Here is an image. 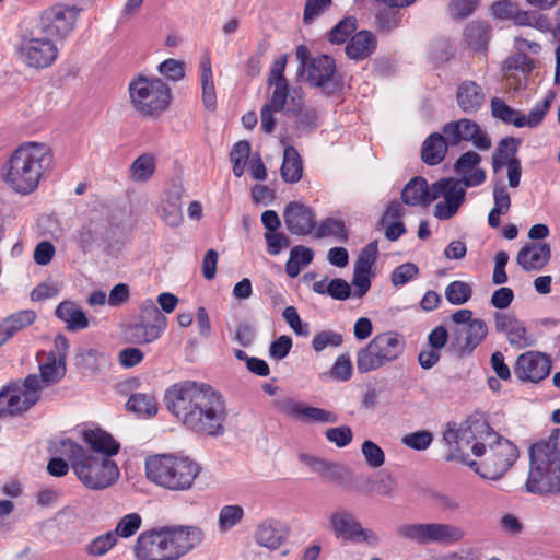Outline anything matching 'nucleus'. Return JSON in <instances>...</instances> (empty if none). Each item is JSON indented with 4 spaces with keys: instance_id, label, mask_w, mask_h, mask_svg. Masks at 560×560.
Returning <instances> with one entry per match:
<instances>
[{
    "instance_id": "1",
    "label": "nucleus",
    "mask_w": 560,
    "mask_h": 560,
    "mask_svg": "<svg viewBox=\"0 0 560 560\" xmlns=\"http://www.w3.org/2000/svg\"><path fill=\"white\" fill-rule=\"evenodd\" d=\"M443 438L451 447L448 459H459L485 479H500L518 458L516 445L480 417H470L458 428L448 427Z\"/></svg>"
},
{
    "instance_id": "2",
    "label": "nucleus",
    "mask_w": 560,
    "mask_h": 560,
    "mask_svg": "<svg viewBox=\"0 0 560 560\" xmlns=\"http://www.w3.org/2000/svg\"><path fill=\"white\" fill-rule=\"evenodd\" d=\"M164 399L167 410L188 430L208 436L224 434L225 401L210 385L179 382L166 389Z\"/></svg>"
},
{
    "instance_id": "3",
    "label": "nucleus",
    "mask_w": 560,
    "mask_h": 560,
    "mask_svg": "<svg viewBox=\"0 0 560 560\" xmlns=\"http://www.w3.org/2000/svg\"><path fill=\"white\" fill-rule=\"evenodd\" d=\"M50 149L39 142H25L19 145L1 167L3 182L15 192L30 195L50 166Z\"/></svg>"
},
{
    "instance_id": "4",
    "label": "nucleus",
    "mask_w": 560,
    "mask_h": 560,
    "mask_svg": "<svg viewBox=\"0 0 560 560\" xmlns=\"http://www.w3.org/2000/svg\"><path fill=\"white\" fill-rule=\"evenodd\" d=\"M63 452L80 481L89 489L102 490L114 485L119 478L116 463L108 456H95L71 440L62 441Z\"/></svg>"
},
{
    "instance_id": "5",
    "label": "nucleus",
    "mask_w": 560,
    "mask_h": 560,
    "mask_svg": "<svg viewBox=\"0 0 560 560\" xmlns=\"http://www.w3.org/2000/svg\"><path fill=\"white\" fill-rule=\"evenodd\" d=\"M525 487L527 492L535 494L560 492V452L556 441H539L532 445Z\"/></svg>"
},
{
    "instance_id": "6",
    "label": "nucleus",
    "mask_w": 560,
    "mask_h": 560,
    "mask_svg": "<svg viewBox=\"0 0 560 560\" xmlns=\"http://www.w3.org/2000/svg\"><path fill=\"white\" fill-rule=\"evenodd\" d=\"M200 470L198 463L186 456L159 454L145 460L148 479L171 491L189 490Z\"/></svg>"
},
{
    "instance_id": "7",
    "label": "nucleus",
    "mask_w": 560,
    "mask_h": 560,
    "mask_svg": "<svg viewBox=\"0 0 560 560\" xmlns=\"http://www.w3.org/2000/svg\"><path fill=\"white\" fill-rule=\"evenodd\" d=\"M129 96L133 108L142 116L161 115L170 105L171 88L160 78L138 75L129 83Z\"/></svg>"
},
{
    "instance_id": "8",
    "label": "nucleus",
    "mask_w": 560,
    "mask_h": 560,
    "mask_svg": "<svg viewBox=\"0 0 560 560\" xmlns=\"http://www.w3.org/2000/svg\"><path fill=\"white\" fill-rule=\"evenodd\" d=\"M42 393L36 373L8 383L0 390V417H15L27 412L40 400Z\"/></svg>"
},
{
    "instance_id": "9",
    "label": "nucleus",
    "mask_w": 560,
    "mask_h": 560,
    "mask_svg": "<svg viewBox=\"0 0 560 560\" xmlns=\"http://www.w3.org/2000/svg\"><path fill=\"white\" fill-rule=\"evenodd\" d=\"M405 350V341L397 332H382L362 348L357 355V368L360 373L377 370L386 363L395 361Z\"/></svg>"
},
{
    "instance_id": "10",
    "label": "nucleus",
    "mask_w": 560,
    "mask_h": 560,
    "mask_svg": "<svg viewBox=\"0 0 560 560\" xmlns=\"http://www.w3.org/2000/svg\"><path fill=\"white\" fill-rule=\"evenodd\" d=\"M18 60L25 67L42 70L51 67L59 56L56 42L33 27L21 37L15 48Z\"/></svg>"
},
{
    "instance_id": "11",
    "label": "nucleus",
    "mask_w": 560,
    "mask_h": 560,
    "mask_svg": "<svg viewBox=\"0 0 560 560\" xmlns=\"http://www.w3.org/2000/svg\"><path fill=\"white\" fill-rule=\"evenodd\" d=\"M397 534L418 545L444 546L454 545L465 536L460 527L448 523H407L397 528Z\"/></svg>"
},
{
    "instance_id": "12",
    "label": "nucleus",
    "mask_w": 560,
    "mask_h": 560,
    "mask_svg": "<svg viewBox=\"0 0 560 560\" xmlns=\"http://www.w3.org/2000/svg\"><path fill=\"white\" fill-rule=\"evenodd\" d=\"M295 56L301 63V68L305 71L310 84L323 88L328 94L339 86L341 79L337 73L332 57L318 55L308 60V49L304 45L296 47Z\"/></svg>"
},
{
    "instance_id": "13",
    "label": "nucleus",
    "mask_w": 560,
    "mask_h": 560,
    "mask_svg": "<svg viewBox=\"0 0 560 560\" xmlns=\"http://www.w3.org/2000/svg\"><path fill=\"white\" fill-rule=\"evenodd\" d=\"M80 11L77 5L56 3L39 14L33 27L55 42L63 40L74 30Z\"/></svg>"
},
{
    "instance_id": "14",
    "label": "nucleus",
    "mask_w": 560,
    "mask_h": 560,
    "mask_svg": "<svg viewBox=\"0 0 560 560\" xmlns=\"http://www.w3.org/2000/svg\"><path fill=\"white\" fill-rule=\"evenodd\" d=\"M555 97L556 94L549 91L542 101L530 109L528 115H524L522 112L512 108L503 100L493 97L490 102L491 114L495 119L504 124L513 125L516 128H536L541 124L549 112Z\"/></svg>"
},
{
    "instance_id": "15",
    "label": "nucleus",
    "mask_w": 560,
    "mask_h": 560,
    "mask_svg": "<svg viewBox=\"0 0 560 560\" xmlns=\"http://www.w3.org/2000/svg\"><path fill=\"white\" fill-rule=\"evenodd\" d=\"M167 319L153 301H144L137 322L126 330L127 338L136 345L151 343L158 340L166 328Z\"/></svg>"
},
{
    "instance_id": "16",
    "label": "nucleus",
    "mask_w": 560,
    "mask_h": 560,
    "mask_svg": "<svg viewBox=\"0 0 560 560\" xmlns=\"http://www.w3.org/2000/svg\"><path fill=\"white\" fill-rule=\"evenodd\" d=\"M329 526L337 538L352 542H365L369 546H377L380 536L369 528H364L354 514L343 508H339L329 516Z\"/></svg>"
},
{
    "instance_id": "17",
    "label": "nucleus",
    "mask_w": 560,
    "mask_h": 560,
    "mask_svg": "<svg viewBox=\"0 0 560 560\" xmlns=\"http://www.w3.org/2000/svg\"><path fill=\"white\" fill-rule=\"evenodd\" d=\"M442 131L446 135L451 147L457 145L460 142H470L475 148L487 151L492 145L487 132L475 120L468 118L450 121L443 126Z\"/></svg>"
},
{
    "instance_id": "18",
    "label": "nucleus",
    "mask_w": 560,
    "mask_h": 560,
    "mask_svg": "<svg viewBox=\"0 0 560 560\" xmlns=\"http://www.w3.org/2000/svg\"><path fill=\"white\" fill-rule=\"evenodd\" d=\"M284 416L304 423H337L338 416L328 409L308 406L303 401L287 397L275 402Z\"/></svg>"
},
{
    "instance_id": "19",
    "label": "nucleus",
    "mask_w": 560,
    "mask_h": 560,
    "mask_svg": "<svg viewBox=\"0 0 560 560\" xmlns=\"http://www.w3.org/2000/svg\"><path fill=\"white\" fill-rule=\"evenodd\" d=\"M138 560H173L164 527L142 532L135 545Z\"/></svg>"
},
{
    "instance_id": "20",
    "label": "nucleus",
    "mask_w": 560,
    "mask_h": 560,
    "mask_svg": "<svg viewBox=\"0 0 560 560\" xmlns=\"http://www.w3.org/2000/svg\"><path fill=\"white\" fill-rule=\"evenodd\" d=\"M173 560L187 555L201 544L203 530L195 525H174L164 527Z\"/></svg>"
},
{
    "instance_id": "21",
    "label": "nucleus",
    "mask_w": 560,
    "mask_h": 560,
    "mask_svg": "<svg viewBox=\"0 0 560 560\" xmlns=\"http://www.w3.org/2000/svg\"><path fill=\"white\" fill-rule=\"evenodd\" d=\"M550 369L551 361L548 355L528 351L517 358L514 373L523 382L538 383L549 375Z\"/></svg>"
},
{
    "instance_id": "22",
    "label": "nucleus",
    "mask_w": 560,
    "mask_h": 560,
    "mask_svg": "<svg viewBox=\"0 0 560 560\" xmlns=\"http://www.w3.org/2000/svg\"><path fill=\"white\" fill-rule=\"evenodd\" d=\"M436 183H443L441 189L442 201L434 206L433 214L439 220L452 219L465 201L466 190L455 178H441Z\"/></svg>"
},
{
    "instance_id": "23",
    "label": "nucleus",
    "mask_w": 560,
    "mask_h": 560,
    "mask_svg": "<svg viewBox=\"0 0 560 560\" xmlns=\"http://www.w3.org/2000/svg\"><path fill=\"white\" fill-rule=\"evenodd\" d=\"M453 335L452 347L459 355H467L485 340L488 326L485 320L476 318L468 325L456 328Z\"/></svg>"
},
{
    "instance_id": "24",
    "label": "nucleus",
    "mask_w": 560,
    "mask_h": 560,
    "mask_svg": "<svg viewBox=\"0 0 560 560\" xmlns=\"http://www.w3.org/2000/svg\"><path fill=\"white\" fill-rule=\"evenodd\" d=\"M287 230L294 235H308L316 226L314 210L302 202L291 201L283 210Z\"/></svg>"
},
{
    "instance_id": "25",
    "label": "nucleus",
    "mask_w": 560,
    "mask_h": 560,
    "mask_svg": "<svg viewBox=\"0 0 560 560\" xmlns=\"http://www.w3.org/2000/svg\"><path fill=\"white\" fill-rule=\"evenodd\" d=\"M443 186V183L436 182L429 186L423 177H413L405 185L401 191V200L405 205L411 207L427 206L441 198Z\"/></svg>"
},
{
    "instance_id": "26",
    "label": "nucleus",
    "mask_w": 560,
    "mask_h": 560,
    "mask_svg": "<svg viewBox=\"0 0 560 560\" xmlns=\"http://www.w3.org/2000/svg\"><path fill=\"white\" fill-rule=\"evenodd\" d=\"M481 156L475 151L463 153L454 164L455 173L460 177L459 185L477 187L486 180V172L479 167Z\"/></svg>"
},
{
    "instance_id": "27",
    "label": "nucleus",
    "mask_w": 560,
    "mask_h": 560,
    "mask_svg": "<svg viewBox=\"0 0 560 560\" xmlns=\"http://www.w3.org/2000/svg\"><path fill=\"white\" fill-rule=\"evenodd\" d=\"M158 214L171 228L179 226L184 221L182 209V188L174 186L166 189L161 197Z\"/></svg>"
},
{
    "instance_id": "28",
    "label": "nucleus",
    "mask_w": 560,
    "mask_h": 560,
    "mask_svg": "<svg viewBox=\"0 0 560 560\" xmlns=\"http://www.w3.org/2000/svg\"><path fill=\"white\" fill-rule=\"evenodd\" d=\"M289 535L288 527L276 520H265L257 525L255 541L267 549H278Z\"/></svg>"
},
{
    "instance_id": "29",
    "label": "nucleus",
    "mask_w": 560,
    "mask_h": 560,
    "mask_svg": "<svg viewBox=\"0 0 560 560\" xmlns=\"http://www.w3.org/2000/svg\"><path fill=\"white\" fill-rule=\"evenodd\" d=\"M84 443L89 446V454L95 456L116 455L120 450V444L108 432L96 428L88 429L82 432Z\"/></svg>"
},
{
    "instance_id": "30",
    "label": "nucleus",
    "mask_w": 560,
    "mask_h": 560,
    "mask_svg": "<svg viewBox=\"0 0 560 560\" xmlns=\"http://www.w3.org/2000/svg\"><path fill=\"white\" fill-rule=\"evenodd\" d=\"M550 257L551 249L547 243H528L518 252L516 261L526 271L540 270Z\"/></svg>"
},
{
    "instance_id": "31",
    "label": "nucleus",
    "mask_w": 560,
    "mask_h": 560,
    "mask_svg": "<svg viewBox=\"0 0 560 560\" xmlns=\"http://www.w3.org/2000/svg\"><path fill=\"white\" fill-rule=\"evenodd\" d=\"M37 354L39 362V374H36L37 383L44 390L45 388L59 383L67 372L66 363L54 357L52 353Z\"/></svg>"
},
{
    "instance_id": "32",
    "label": "nucleus",
    "mask_w": 560,
    "mask_h": 560,
    "mask_svg": "<svg viewBox=\"0 0 560 560\" xmlns=\"http://www.w3.org/2000/svg\"><path fill=\"white\" fill-rule=\"evenodd\" d=\"M486 100L482 88L475 81L466 80L462 82L456 92V102L458 107L467 114L478 112Z\"/></svg>"
},
{
    "instance_id": "33",
    "label": "nucleus",
    "mask_w": 560,
    "mask_h": 560,
    "mask_svg": "<svg viewBox=\"0 0 560 560\" xmlns=\"http://www.w3.org/2000/svg\"><path fill=\"white\" fill-rule=\"evenodd\" d=\"M58 319L66 324L69 331H78L89 327V318L75 302L66 300L59 303L55 310Z\"/></svg>"
},
{
    "instance_id": "34",
    "label": "nucleus",
    "mask_w": 560,
    "mask_h": 560,
    "mask_svg": "<svg viewBox=\"0 0 560 560\" xmlns=\"http://www.w3.org/2000/svg\"><path fill=\"white\" fill-rule=\"evenodd\" d=\"M271 86H273V91L267 103L269 106L283 110L290 98L288 110L298 112L301 109L302 95L296 90L290 91L288 81L272 82Z\"/></svg>"
},
{
    "instance_id": "35",
    "label": "nucleus",
    "mask_w": 560,
    "mask_h": 560,
    "mask_svg": "<svg viewBox=\"0 0 560 560\" xmlns=\"http://www.w3.org/2000/svg\"><path fill=\"white\" fill-rule=\"evenodd\" d=\"M376 49V38L369 31L355 33L346 46L347 56L355 61L369 58Z\"/></svg>"
},
{
    "instance_id": "36",
    "label": "nucleus",
    "mask_w": 560,
    "mask_h": 560,
    "mask_svg": "<svg viewBox=\"0 0 560 560\" xmlns=\"http://www.w3.org/2000/svg\"><path fill=\"white\" fill-rule=\"evenodd\" d=\"M448 141L446 135L434 132L430 135L422 144V160L429 165H436L442 162L447 153Z\"/></svg>"
},
{
    "instance_id": "37",
    "label": "nucleus",
    "mask_w": 560,
    "mask_h": 560,
    "mask_svg": "<svg viewBox=\"0 0 560 560\" xmlns=\"http://www.w3.org/2000/svg\"><path fill=\"white\" fill-rule=\"evenodd\" d=\"M200 81L202 88V103L207 109L214 110L217 107V94L211 59L208 55L202 56L200 60Z\"/></svg>"
},
{
    "instance_id": "38",
    "label": "nucleus",
    "mask_w": 560,
    "mask_h": 560,
    "mask_svg": "<svg viewBox=\"0 0 560 560\" xmlns=\"http://www.w3.org/2000/svg\"><path fill=\"white\" fill-rule=\"evenodd\" d=\"M521 141L506 137L499 142L498 148L492 154V168L498 174L503 167L510 165L511 161H518L515 156Z\"/></svg>"
},
{
    "instance_id": "39",
    "label": "nucleus",
    "mask_w": 560,
    "mask_h": 560,
    "mask_svg": "<svg viewBox=\"0 0 560 560\" xmlns=\"http://www.w3.org/2000/svg\"><path fill=\"white\" fill-rule=\"evenodd\" d=\"M302 159L295 148L289 145L284 149L281 165V177L287 183H296L302 178Z\"/></svg>"
},
{
    "instance_id": "40",
    "label": "nucleus",
    "mask_w": 560,
    "mask_h": 560,
    "mask_svg": "<svg viewBox=\"0 0 560 560\" xmlns=\"http://www.w3.org/2000/svg\"><path fill=\"white\" fill-rule=\"evenodd\" d=\"M156 159L151 153L139 155L130 165V178L136 183L148 182L155 173Z\"/></svg>"
},
{
    "instance_id": "41",
    "label": "nucleus",
    "mask_w": 560,
    "mask_h": 560,
    "mask_svg": "<svg viewBox=\"0 0 560 560\" xmlns=\"http://www.w3.org/2000/svg\"><path fill=\"white\" fill-rule=\"evenodd\" d=\"M467 44L475 50L486 49L490 39V28L485 22L474 21L465 30Z\"/></svg>"
},
{
    "instance_id": "42",
    "label": "nucleus",
    "mask_w": 560,
    "mask_h": 560,
    "mask_svg": "<svg viewBox=\"0 0 560 560\" xmlns=\"http://www.w3.org/2000/svg\"><path fill=\"white\" fill-rule=\"evenodd\" d=\"M127 408L143 417H153L158 412V401L154 395L136 393L127 401Z\"/></svg>"
},
{
    "instance_id": "43",
    "label": "nucleus",
    "mask_w": 560,
    "mask_h": 560,
    "mask_svg": "<svg viewBox=\"0 0 560 560\" xmlns=\"http://www.w3.org/2000/svg\"><path fill=\"white\" fill-rule=\"evenodd\" d=\"M315 237H334L339 242H345L348 238L346 224L342 220L327 218L315 230Z\"/></svg>"
},
{
    "instance_id": "44",
    "label": "nucleus",
    "mask_w": 560,
    "mask_h": 560,
    "mask_svg": "<svg viewBox=\"0 0 560 560\" xmlns=\"http://www.w3.org/2000/svg\"><path fill=\"white\" fill-rule=\"evenodd\" d=\"M35 319V312L25 310L9 316L0 325L4 329V334H7V336L13 337L21 329L32 325Z\"/></svg>"
},
{
    "instance_id": "45",
    "label": "nucleus",
    "mask_w": 560,
    "mask_h": 560,
    "mask_svg": "<svg viewBox=\"0 0 560 560\" xmlns=\"http://www.w3.org/2000/svg\"><path fill=\"white\" fill-rule=\"evenodd\" d=\"M244 517V509L237 504L224 505L218 516L220 532L226 533L238 525Z\"/></svg>"
},
{
    "instance_id": "46",
    "label": "nucleus",
    "mask_w": 560,
    "mask_h": 560,
    "mask_svg": "<svg viewBox=\"0 0 560 560\" xmlns=\"http://www.w3.org/2000/svg\"><path fill=\"white\" fill-rule=\"evenodd\" d=\"M471 295L472 288L465 281L455 280L445 288V298L452 305H463L470 300Z\"/></svg>"
},
{
    "instance_id": "47",
    "label": "nucleus",
    "mask_w": 560,
    "mask_h": 560,
    "mask_svg": "<svg viewBox=\"0 0 560 560\" xmlns=\"http://www.w3.org/2000/svg\"><path fill=\"white\" fill-rule=\"evenodd\" d=\"M357 28V19L353 16H347L329 31L328 39L331 44H343Z\"/></svg>"
},
{
    "instance_id": "48",
    "label": "nucleus",
    "mask_w": 560,
    "mask_h": 560,
    "mask_svg": "<svg viewBox=\"0 0 560 560\" xmlns=\"http://www.w3.org/2000/svg\"><path fill=\"white\" fill-rule=\"evenodd\" d=\"M117 544V538L112 530L98 535L86 546V552L92 557H102L110 551Z\"/></svg>"
},
{
    "instance_id": "49",
    "label": "nucleus",
    "mask_w": 560,
    "mask_h": 560,
    "mask_svg": "<svg viewBox=\"0 0 560 560\" xmlns=\"http://www.w3.org/2000/svg\"><path fill=\"white\" fill-rule=\"evenodd\" d=\"M141 524V516L138 513H130L122 516L112 532L117 539L118 537L129 538L140 529Z\"/></svg>"
},
{
    "instance_id": "50",
    "label": "nucleus",
    "mask_w": 560,
    "mask_h": 560,
    "mask_svg": "<svg viewBox=\"0 0 560 560\" xmlns=\"http://www.w3.org/2000/svg\"><path fill=\"white\" fill-rule=\"evenodd\" d=\"M342 336L339 332L323 330L314 336L312 347L316 352H322L328 347H339L342 343Z\"/></svg>"
},
{
    "instance_id": "51",
    "label": "nucleus",
    "mask_w": 560,
    "mask_h": 560,
    "mask_svg": "<svg viewBox=\"0 0 560 560\" xmlns=\"http://www.w3.org/2000/svg\"><path fill=\"white\" fill-rule=\"evenodd\" d=\"M361 451L369 467L378 468L384 464V451L373 441H364L361 446Z\"/></svg>"
},
{
    "instance_id": "52",
    "label": "nucleus",
    "mask_w": 560,
    "mask_h": 560,
    "mask_svg": "<svg viewBox=\"0 0 560 560\" xmlns=\"http://www.w3.org/2000/svg\"><path fill=\"white\" fill-rule=\"evenodd\" d=\"M74 240L78 248L81 252H90L93 247V244L97 240V232L94 229L93 223L90 222L88 224L82 225L79 230H77Z\"/></svg>"
},
{
    "instance_id": "53",
    "label": "nucleus",
    "mask_w": 560,
    "mask_h": 560,
    "mask_svg": "<svg viewBox=\"0 0 560 560\" xmlns=\"http://www.w3.org/2000/svg\"><path fill=\"white\" fill-rule=\"evenodd\" d=\"M419 273V268L412 262H405L396 267L390 276L394 287H402Z\"/></svg>"
},
{
    "instance_id": "54",
    "label": "nucleus",
    "mask_w": 560,
    "mask_h": 560,
    "mask_svg": "<svg viewBox=\"0 0 560 560\" xmlns=\"http://www.w3.org/2000/svg\"><path fill=\"white\" fill-rule=\"evenodd\" d=\"M159 72L171 81H179L185 77V63L183 61L168 58L158 67Z\"/></svg>"
},
{
    "instance_id": "55",
    "label": "nucleus",
    "mask_w": 560,
    "mask_h": 560,
    "mask_svg": "<svg viewBox=\"0 0 560 560\" xmlns=\"http://www.w3.org/2000/svg\"><path fill=\"white\" fill-rule=\"evenodd\" d=\"M433 435L431 432L422 430L413 433L406 434L402 436L401 442L404 445L417 450L423 451L427 450L432 443Z\"/></svg>"
},
{
    "instance_id": "56",
    "label": "nucleus",
    "mask_w": 560,
    "mask_h": 560,
    "mask_svg": "<svg viewBox=\"0 0 560 560\" xmlns=\"http://www.w3.org/2000/svg\"><path fill=\"white\" fill-rule=\"evenodd\" d=\"M400 20V13L390 7L380 10L376 15L378 28L383 32H390L398 27Z\"/></svg>"
},
{
    "instance_id": "57",
    "label": "nucleus",
    "mask_w": 560,
    "mask_h": 560,
    "mask_svg": "<svg viewBox=\"0 0 560 560\" xmlns=\"http://www.w3.org/2000/svg\"><path fill=\"white\" fill-rule=\"evenodd\" d=\"M326 439L338 447H345L352 441L353 433L350 427L341 425L329 428L325 432Z\"/></svg>"
},
{
    "instance_id": "58",
    "label": "nucleus",
    "mask_w": 560,
    "mask_h": 560,
    "mask_svg": "<svg viewBox=\"0 0 560 560\" xmlns=\"http://www.w3.org/2000/svg\"><path fill=\"white\" fill-rule=\"evenodd\" d=\"M377 254L378 245L376 241H373L361 249L354 266L372 272V268L376 261Z\"/></svg>"
},
{
    "instance_id": "59",
    "label": "nucleus",
    "mask_w": 560,
    "mask_h": 560,
    "mask_svg": "<svg viewBox=\"0 0 560 560\" xmlns=\"http://www.w3.org/2000/svg\"><path fill=\"white\" fill-rule=\"evenodd\" d=\"M331 0H306L303 20L306 24L314 22L316 18L322 15L331 5Z\"/></svg>"
},
{
    "instance_id": "60",
    "label": "nucleus",
    "mask_w": 560,
    "mask_h": 560,
    "mask_svg": "<svg viewBox=\"0 0 560 560\" xmlns=\"http://www.w3.org/2000/svg\"><path fill=\"white\" fill-rule=\"evenodd\" d=\"M352 284L354 296L362 298L371 288V271L354 266Z\"/></svg>"
},
{
    "instance_id": "61",
    "label": "nucleus",
    "mask_w": 560,
    "mask_h": 560,
    "mask_svg": "<svg viewBox=\"0 0 560 560\" xmlns=\"http://www.w3.org/2000/svg\"><path fill=\"white\" fill-rule=\"evenodd\" d=\"M479 0H452L448 4L450 15L460 20L470 15L478 5Z\"/></svg>"
},
{
    "instance_id": "62",
    "label": "nucleus",
    "mask_w": 560,
    "mask_h": 560,
    "mask_svg": "<svg viewBox=\"0 0 560 560\" xmlns=\"http://www.w3.org/2000/svg\"><path fill=\"white\" fill-rule=\"evenodd\" d=\"M492 195L494 201L493 208L506 213L511 207V197L502 179H497L493 182Z\"/></svg>"
},
{
    "instance_id": "63",
    "label": "nucleus",
    "mask_w": 560,
    "mask_h": 560,
    "mask_svg": "<svg viewBox=\"0 0 560 560\" xmlns=\"http://www.w3.org/2000/svg\"><path fill=\"white\" fill-rule=\"evenodd\" d=\"M352 375V364L349 354L339 355L331 369V377L341 382L348 381Z\"/></svg>"
},
{
    "instance_id": "64",
    "label": "nucleus",
    "mask_w": 560,
    "mask_h": 560,
    "mask_svg": "<svg viewBox=\"0 0 560 560\" xmlns=\"http://www.w3.org/2000/svg\"><path fill=\"white\" fill-rule=\"evenodd\" d=\"M532 59L526 54L518 51L504 61V69L506 71L516 70L527 74L532 71Z\"/></svg>"
}]
</instances>
